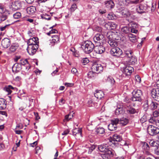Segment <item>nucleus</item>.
Listing matches in <instances>:
<instances>
[{"label":"nucleus","instance_id":"obj_1","mask_svg":"<svg viewBox=\"0 0 159 159\" xmlns=\"http://www.w3.org/2000/svg\"><path fill=\"white\" fill-rule=\"evenodd\" d=\"M98 149L100 152L104 153L102 156L103 159H111L115 154L114 151L109 148L106 144L98 146Z\"/></svg>","mask_w":159,"mask_h":159},{"label":"nucleus","instance_id":"obj_2","mask_svg":"<svg viewBox=\"0 0 159 159\" xmlns=\"http://www.w3.org/2000/svg\"><path fill=\"white\" fill-rule=\"evenodd\" d=\"M81 47L85 53L89 54L92 51L94 46L91 42L88 40L81 45Z\"/></svg>","mask_w":159,"mask_h":159},{"label":"nucleus","instance_id":"obj_3","mask_svg":"<svg viewBox=\"0 0 159 159\" xmlns=\"http://www.w3.org/2000/svg\"><path fill=\"white\" fill-rule=\"evenodd\" d=\"M132 94L133 96L131 98L130 100L134 102H141L142 101L143 93L141 90L135 89L134 90Z\"/></svg>","mask_w":159,"mask_h":159},{"label":"nucleus","instance_id":"obj_4","mask_svg":"<svg viewBox=\"0 0 159 159\" xmlns=\"http://www.w3.org/2000/svg\"><path fill=\"white\" fill-rule=\"evenodd\" d=\"M148 132L151 136H154L159 133V128L153 125H150L147 128Z\"/></svg>","mask_w":159,"mask_h":159},{"label":"nucleus","instance_id":"obj_5","mask_svg":"<svg viewBox=\"0 0 159 159\" xmlns=\"http://www.w3.org/2000/svg\"><path fill=\"white\" fill-rule=\"evenodd\" d=\"M111 54L114 56L118 57H120L123 54V52L121 49L117 47L112 48L111 50Z\"/></svg>","mask_w":159,"mask_h":159},{"label":"nucleus","instance_id":"obj_6","mask_svg":"<svg viewBox=\"0 0 159 159\" xmlns=\"http://www.w3.org/2000/svg\"><path fill=\"white\" fill-rule=\"evenodd\" d=\"M119 122V119L116 118L111 120V123L108 125V129L110 131H114L116 129L117 125Z\"/></svg>","mask_w":159,"mask_h":159},{"label":"nucleus","instance_id":"obj_7","mask_svg":"<svg viewBox=\"0 0 159 159\" xmlns=\"http://www.w3.org/2000/svg\"><path fill=\"white\" fill-rule=\"evenodd\" d=\"M21 7V2L20 1H17L12 2L9 6V8L13 11H16Z\"/></svg>","mask_w":159,"mask_h":159},{"label":"nucleus","instance_id":"obj_8","mask_svg":"<svg viewBox=\"0 0 159 159\" xmlns=\"http://www.w3.org/2000/svg\"><path fill=\"white\" fill-rule=\"evenodd\" d=\"M38 47V44L28 45L27 50L30 55H33L36 52Z\"/></svg>","mask_w":159,"mask_h":159},{"label":"nucleus","instance_id":"obj_9","mask_svg":"<svg viewBox=\"0 0 159 159\" xmlns=\"http://www.w3.org/2000/svg\"><path fill=\"white\" fill-rule=\"evenodd\" d=\"M91 69L98 74L102 71L103 67L101 64L95 63L92 65Z\"/></svg>","mask_w":159,"mask_h":159},{"label":"nucleus","instance_id":"obj_10","mask_svg":"<svg viewBox=\"0 0 159 159\" xmlns=\"http://www.w3.org/2000/svg\"><path fill=\"white\" fill-rule=\"evenodd\" d=\"M113 34L114 33H109L108 34V35L109 34L108 36L109 39L108 43L110 46L112 48L116 47L117 44V42L112 39V36Z\"/></svg>","mask_w":159,"mask_h":159},{"label":"nucleus","instance_id":"obj_11","mask_svg":"<svg viewBox=\"0 0 159 159\" xmlns=\"http://www.w3.org/2000/svg\"><path fill=\"white\" fill-rule=\"evenodd\" d=\"M124 107L126 109L127 113L129 114H134L138 112L137 110L134 108L129 104L125 105Z\"/></svg>","mask_w":159,"mask_h":159},{"label":"nucleus","instance_id":"obj_12","mask_svg":"<svg viewBox=\"0 0 159 159\" xmlns=\"http://www.w3.org/2000/svg\"><path fill=\"white\" fill-rule=\"evenodd\" d=\"M129 65L126 66L123 69V73L126 76L130 75L131 74L133 71L134 70L133 67H131Z\"/></svg>","mask_w":159,"mask_h":159},{"label":"nucleus","instance_id":"obj_13","mask_svg":"<svg viewBox=\"0 0 159 159\" xmlns=\"http://www.w3.org/2000/svg\"><path fill=\"white\" fill-rule=\"evenodd\" d=\"M1 45L3 48H7L11 45L10 40L7 38H4L1 41Z\"/></svg>","mask_w":159,"mask_h":159},{"label":"nucleus","instance_id":"obj_14","mask_svg":"<svg viewBox=\"0 0 159 159\" xmlns=\"http://www.w3.org/2000/svg\"><path fill=\"white\" fill-rule=\"evenodd\" d=\"M82 129L80 128H75L73 130V134L77 139H80L82 137Z\"/></svg>","mask_w":159,"mask_h":159},{"label":"nucleus","instance_id":"obj_15","mask_svg":"<svg viewBox=\"0 0 159 159\" xmlns=\"http://www.w3.org/2000/svg\"><path fill=\"white\" fill-rule=\"evenodd\" d=\"M94 50L97 53L101 54L103 53L105 50V48L103 46H94Z\"/></svg>","mask_w":159,"mask_h":159},{"label":"nucleus","instance_id":"obj_16","mask_svg":"<svg viewBox=\"0 0 159 159\" xmlns=\"http://www.w3.org/2000/svg\"><path fill=\"white\" fill-rule=\"evenodd\" d=\"M39 43V39L37 37H33L30 39L27 42L28 45L38 44Z\"/></svg>","mask_w":159,"mask_h":159},{"label":"nucleus","instance_id":"obj_17","mask_svg":"<svg viewBox=\"0 0 159 159\" xmlns=\"http://www.w3.org/2000/svg\"><path fill=\"white\" fill-rule=\"evenodd\" d=\"M104 38L103 35L98 33L96 34L93 37V40L95 43L98 42L100 43L101 40H102Z\"/></svg>","mask_w":159,"mask_h":159},{"label":"nucleus","instance_id":"obj_18","mask_svg":"<svg viewBox=\"0 0 159 159\" xmlns=\"http://www.w3.org/2000/svg\"><path fill=\"white\" fill-rule=\"evenodd\" d=\"M96 92L94 93V96L97 99H101L103 98L104 94L103 92L101 90H96Z\"/></svg>","mask_w":159,"mask_h":159},{"label":"nucleus","instance_id":"obj_19","mask_svg":"<svg viewBox=\"0 0 159 159\" xmlns=\"http://www.w3.org/2000/svg\"><path fill=\"white\" fill-rule=\"evenodd\" d=\"M105 5L107 8L109 9L112 8L114 6V4L113 1L111 0L106 1L105 2Z\"/></svg>","mask_w":159,"mask_h":159},{"label":"nucleus","instance_id":"obj_20","mask_svg":"<svg viewBox=\"0 0 159 159\" xmlns=\"http://www.w3.org/2000/svg\"><path fill=\"white\" fill-rule=\"evenodd\" d=\"M52 39L51 41V43L52 44V45H54L55 43H57L59 40V38L57 35H52Z\"/></svg>","mask_w":159,"mask_h":159},{"label":"nucleus","instance_id":"obj_21","mask_svg":"<svg viewBox=\"0 0 159 159\" xmlns=\"http://www.w3.org/2000/svg\"><path fill=\"white\" fill-rule=\"evenodd\" d=\"M7 102L5 99L0 98V110H4L6 107Z\"/></svg>","mask_w":159,"mask_h":159},{"label":"nucleus","instance_id":"obj_22","mask_svg":"<svg viewBox=\"0 0 159 159\" xmlns=\"http://www.w3.org/2000/svg\"><path fill=\"white\" fill-rule=\"evenodd\" d=\"M36 11V8L35 6H31L28 7L27 9V13L30 15L33 14Z\"/></svg>","mask_w":159,"mask_h":159},{"label":"nucleus","instance_id":"obj_23","mask_svg":"<svg viewBox=\"0 0 159 159\" xmlns=\"http://www.w3.org/2000/svg\"><path fill=\"white\" fill-rule=\"evenodd\" d=\"M107 26H109L111 29L113 30L116 28L117 25L115 22H109L105 24V27L107 28Z\"/></svg>","mask_w":159,"mask_h":159},{"label":"nucleus","instance_id":"obj_24","mask_svg":"<svg viewBox=\"0 0 159 159\" xmlns=\"http://www.w3.org/2000/svg\"><path fill=\"white\" fill-rule=\"evenodd\" d=\"M128 120L126 118L123 117L119 119V123L120 124L122 125H125L128 123Z\"/></svg>","mask_w":159,"mask_h":159},{"label":"nucleus","instance_id":"obj_25","mask_svg":"<svg viewBox=\"0 0 159 159\" xmlns=\"http://www.w3.org/2000/svg\"><path fill=\"white\" fill-rule=\"evenodd\" d=\"M21 69V66L19 63H15L12 67L13 71L15 70L16 71H19Z\"/></svg>","mask_w":159,"mask_h":159},{"label":"nucleus","instance_id":"obj_26","mask_svg":"<svg viewBox=\"0 0 159 159\" xmlns=\"http://www.w3.org/2000/svg\"><path fill=\"white\" fill-rule=\"evenodd\" d=\"M128 37L129 40L133 43H135L137 42V39L136 36L132 34H128Z\"/></svg>","mask_w":159,"mask_h":159},{"label":"nucleus","instance_id":"obj_27","mask_svg":"<svg viewBox=\"0 0 159 159\" xmlns=\"http://www.w3.org/2000/svg\"><path fill=\"white\" fill-rule=\"evenodd\" d=\"M142 146V148L145 150L147 153H148V151L150 149V147L148 143L146 142H143Z\"/></svg>","mask_w":159,"mask_h":159},{"label":"nucleus","instance_id":"obj_28","mask_svg":"<svg viewBox=\"0 0 159 159\" xmlns=\"http://www.w3.org/2000/svg\"><path fill=\"white\" fill-rule=\"evenodd\" d=\"M149 144L151 146L155 147L156 148L158 147L157 146L159 145V140H154L153 139L151 140L149 142Z\"/></svg>","mask_w":159,"mask_h":159},{"label":"nucleus","instance_id":"obj_29","mask_svg":"<svg viewBox=\"0 0 159 159\" xmlns=\"http://www.w3.org/2000/svg\"><path fill=\"white\" fill-rule=\"evenodd\" d=\"M14 89V88L11 85H9L5 87L3 89L5 91L8 92V94H10L12 92L11 89Z\"/></svg>","mask_w":159,"mask_h":159},{"label":"nucleus","instance_id":"obj_30","mask_svg":"<svg viewBox=\"0 0 159 159\" xmlns=\"http://www.w3.org/2000/svg\"><path fill=\"white\" fill-rule=\"evenodd\" d=\"M113 139L114 141L120 142L122 140L121 137L117 134H115L113 135Z\"/></svg>","mask_w":159,"mask_h":159},{"label":"nucleus","instance_id":"obj_31","mask_svg":"<svg viewBox=\"0 0 159 159\" xmlns=\"http://www.w3.org/2000/svg\"><path fill=\"white\" fill-rule=\"evenodd\" d=\"M96 132L98 134H103L105 133V130L104 128L100 127L96 129Z\"/></svg>","mask_w":159,"mask_h":159},{"label":"nucleus","instance_id":"obj_32","mask_svg":"<svg viewBox=\"0 0 159 159\" xmlns=\"http://www.w3.org/2000/svg\"><path fill=\"white\" fill-rule=\"evenodd\" d=\"M130 58L129 61V65L130 64L134 65L137 62V59L135 56L133 55Z\"/></svg>","mask_w":159,"mask_h":159},{"label":"nucleus","instance_id":"obj_33","mask_svg":"<svg viewBox=\"0 0 159 159\" xmlns=\"http://www.w3.org/2000/svg\"><path fill=\"white\" fill-rule=\"evenodd\" d=\"M131 30V28L127 27L124 26L121 29V31L125 34H130V30Z\"/></svg>","mask_w":159,"mask_h":159},{"label":"nucleus","instance_id":"obj_34","mask_svg":"<svg viewBox=\"0 0 159 159\" xmlns=\"http://www.w3.org/2000/svg\"><path fill=\"white\" fill-rule=\"evenodd\" d=\"M124 112L125 111L123 110L122 108L121 107H118L116 110L115 111V113L116 115H118L120 114H123Z\"/></svg>","mask_w":159,"mask_h":159},{"label":"nucleus","instance_id":"obj_35","mask_svg":"<svg viewBox=\"0 0 159 159\" xmlns=\"http://www.w3.org/2000/svg\"><path fill=\"white\" fill-rule=\"evenodd\" d=\"M97 74L94 71H89L88 74V77L89 78H92L95 77Z\"/></svg>","mask_w":159,"mask_h":159},{"label":"nucleus","instance_id":"obj_36","mask_svg":"<svg viewBox=\"0 0 159 159\" xmlns=\"http://www.w3.org/2000/svg\"><path fill=\"white\" fill-rule=\"evenodd\" d=\"M121 14L122 15L125 16H128L130 15V11L127 9H123L121 12Z\"/></svg>","mask_w":159,"mask_h":159},{"label":"nucleus","instance_id":"obj_37","mask_svg":"<svg viewBox=\"0 0 159 159\" xmlns=\"http://www.w3.org/2000/svg\"><path fill=\"white\" fill-rule=\"evenodd\" d=\"M125 1L128 4H137L141 2L140 0H135L133 1L125 0Z\"/></svg>","mask_w":159,"mask_h":159},{"label":"nucleus","instance_id":"obj_38","mask_svg":"<svg viewBox=\"0 0 159 159\" xmlns=\"http://www.w3.org/2000/svg\"><path fill=\"white\" fill-rule=\"evenodd\" d=\"M159 90V89H153L151 91V95L152 97L154 98L155 96H157V90Z\"/></svg>","mask_w":159,"mask_h":159},{"label":"nucleus","instance_id":"obj_39","mask_svg":"<svg viewBox=\"0 0 159 159\" xmlns=\"http://www.w3.org/2000/svg\"><path fill=\"white\" fill-rule=\"evenodd\" d=\"M19 63L21 66L22 65L24 66L26 64L28 66L29 65L27 59H21L20 60Z\"/></svg>","mask_w":159,"mask_h":159},{"label":"nucleus","instance_id":"obj_40","mask_svg":"<svg viewBox=\"0 0 159 159\" xmlns=\"http://www.w3.org/2000/svg\"><path fill=\"white\" fill-rule=\"evenodd\" d=\"M107 18L109 20H113L116 19V17L114 14L112 13H111L108 15Z\"/></svg>","mask_w":159,"mask_h":159},{"label":"nucleus","instance_id":"obj_41","mask_svg":"<svg viewBox=\"0 0 159 159\" xmlns=\"http://www.w3.org/2000/svg\"><path fill=\"white\" fill-rule=\"evenodd\" d=\"M124 52L126 56L129 58H130L133 56V52L131 50H125Z\"/></svg>","mask_w":159,"mask_h":159},{"label":"nucleus","instance_id":"obj_42","mask_svg":"<svg viewBox=\"0 0 159 159\" xmlns=\"http://www.w3.org/2000/svg\"><path fill=\"white\" fill-rule=\"evenodd\" d=\"M41 16L42 19L47 20H50L51 18L50 16L48 15L47 13L41 14Z\"/></svg>","mask_w":159,"mask_h":159},{"label":"nucleus","instance_id":"obj_43","mask_svg":"<svg viewBox=\"0 0 159 159\" xmlns=\"http://www.w3.org/2000/svg\"><path fill=\"white\" fill-rule=\"evenodd\" d=\"M158 104L156 102H152L150 104V106L152 109H157Z\"/></svg>","mask_w":159,"mask_h":159},{"label":"nucleus","instance_id":"obj_44","mask_svg":"<svg viewBox=\"0 0 159 159\" xmlns=\"http://www.w3.org/2000/svg\"><path fill=\"white\" fill-rule=\"evenodd\" d=\"M74 114V113H70L66 115L65 116V120H67V121H69L73 117V114Z\"/></svg>","mask_w":159,"mask_h":159},{"label":"nucleus","instance_id":"obj_45","mask_svg":"<svg viewBox=\"0 0 159 159\" xmlns=\"http://www.w3.org/2000/svg\"><path fill=\"white\" fill-rule=\"evenodd\" d=\"M157 119L156 117H151L149 120L150 123H152L153 124H156V122L157 121Z\"/></svg>","mask_w":159,"mask_h":159},{"label":"nucleus","instance_id":"obj_46","mask_svg":"<svg viewBox=\"0 0 159 159\" xmlns=\"http://www.w3.org/2000/svg\"><path fill=\"white\" fill-rule=\"evenodd\" d=\"M89 148L88 152L89 153H91L92 151H93L96 148L95 145L93 144H90L89 146L88 147Z\"/></svg>","mask_w":159,"mask_h":159},{"label":"nucleus","instance_id":"obj_47","mask_svg":"<svg viewBox=\"0 0 159 159\" xmlns=\"http://www.w3.org/2000/svg\"><path fill=\"white\" fill-rule=\"evenodd\" d=\"M21 16V14L20 12H16L13 15V16L15 19H18L20 18Z\"/></svg>","mask_w":159,"mask_h":159},{"label":"nucleus","instance_id":"obj_48","mask_svg":"<svg viewBox=\"0 0 159 159\" xmlns=\"http://www.w3.org/2000/svg\"><path fill=\"white\" fill-rule=\"evenodd\" d=\"M7 15L6 13H4L2 14L0 16V20L2 21H4L7 19Z\"/></svg>","mask_w":159,"mask_h":159},{"label":"nucleus","instance_id":"obj_49","mask_svg":"<svg viewBox=\"0 0 159 159\" xmlns=\"http://www.w3.org/2000/svg\"><path fill=\"white\" fill-rule=\"evenodd\" d=\"M99 23L101 25H104L105 26V24H106L107 23H106L105 21V20L104 19L102 18H98Z\"/></svg>","mask_w":159,"mask_h":159},{"label":"nucleus","instance_id":"obj_50","mask_svg":"<svg viewBox=\"0 0 159 159\" xmlns=\"http://www.w3.org/2000/svg\"><path fill=\"white\" fill-rule=\"evenodd\" d=\"M17 46L14 45H11L10 48V51L13 52H14L17 49Z\"/></svg>","mask_w":159,"mask_h":159},{"label":"nucleus","instance_id":"obj_51","mask_svg":"<svg viewBox=\"0 0 159 159\" xmlns=\"http://www.w3.org/2000/svg\"><path fill=\"white\" fill-rule=\"evenodd\" d=\"M89 62V60L87 58H83L82 60V62L85 65L87 64Z\"/></svg>","mask_w":159,"mask_h":159},{"label":"nucleus","instance_id":"obj_52","mask_svg":"<svg viewBox=\"0 0 159 159\" xmlns=\"http://www.w3.org/2000/svg\"><path fill=\"white\" fill-rule=\"evenodd\" d=\"M10 25H7L4 26H1L0 27V30L1 31H5L7 29H8V26Z\"/></svg>","mask_w":159,"mask_h":159},{"label":"nucleus","instance_id":"obj_53","mask_svg":"<svg viewBox=\"0 0 159 159\" xmlns=\"http://www.w3.org/2000/svg\"><path fill=\"white\" fill-rule=\"evenodd\" d=\"M153 116L155 117L159 116V111L157 110L153 112Z\"/></svg>","mask_w":159,"mask_h":159},{"label":"nucleus","instance_id":"obj_54","mask_svg":"<svg viewBox=\"0 0 159 159\" xmlns=\"http://www.w3.org/2000/svg\"><path fill=\"white\" fill-rule=\"evenodd\" d=\"M108 80L112 84H114L115 83V81L112 77H109L108 78Z\"/></svg>","mask_w":159,"mask_h":159},{"label":"nucleus","instance_id":"obj_55","mask_svg":"<svg viewBox=\"0 0 159 159\" xmlns=\"http://www.w3.org/2000/svg\"><path fill=\"white\" fill-rule=\"evenodd\" d=\"M92 137V136H89V139H88V142H90L92 143H93L94 142V139L93 137L91 138Z\"/></svg>","mask_w":159,"mask_h":159},{"label":"nucleus","instance_id":"obj_56","mask_svg":"<svg viewBox=\"0 0 159 159\" xmlns=\"http://www.w3.org/2000/svg\"><path fill=\"white\" fill-rule=\"evenodd\" d=\"M157 96H155V98H154L157 101L159 102V90H157Z\"/></svg>","mask_w":159,"mask_h":159},{"label":"nucleus","instance_id":"obj_57","mask_svg":"<svg viewBox=\"0 0 159 159\" xmlns=\"http://www.w3.org/2000/svg\"><path fill=\"white\" fill-rule=\"evenodd\" d=\"M155 153L157 155H159V147H157L154 150Z\"/></svg>","mask_w":159,"mask_h":159},{"label":"nucleus","instance_id":"obj_58","mask_svg":"<svg viewBox=\"0 0 159 159\" xmlns=\"http://www.w3.org/2000/svg\"><path fill=\"white\" fill-rule=\"evenodd\" d=\"M131 30H130V33H137L138 32V30L134 29L133 28L130 27Z\"/></svg>","mask_w":159,"mask_h":159},{"label":"nucleus","instance_id":"obj_59","mask_svg":"<svg viewBox=\"0 0 159 159\" xmlns=\"http://www.w3.org/2000/svg\"><path fill=\"white\" fill-rule=\"evenodd\" d=\"M77 8V6L75 4H73L71 6V9L72 11H74Z\"/></svg>","mask_w":159,"mask_h":159},{"label":"nucleus","instance_id":"obj_60","mask_svg":"<svg viewBox=\"0 0 159 159\" xmlns=\"http://www.w3.org/2000/svg\"><path fill=\"white\" fill-rule=\"evenodd\" d=\"M65 85L67 87H70L73 86L74 85V84L72 83H66L65 84Z\"/></svg>","mask_w":159,"mask_h":159},{"label":"nucleus","instance_id":"obj_61","mask_svg":"<svg viewBox=\"0 0 159 159\" xmlns=\"http://www.w3.org/2000/svg\"><path fill=\"white\" fill-rule=\"evenodd\" d=\"M135 78L136 81L139 82L140 83L141 81V78L138 75H136L135 77Z\"/></svg>","mask_w":159,"mask_h":159},{"label":"nucleus","instance_id":"obj_62","mask_svg":"<svg viewBox=\"0 0 159 159\" xmlns=\"http://www.w3.org/2000/svg\"><path fill=\"white\" fill-rule=\"evenodd\" d=\"M148 105L147 103L143 105V107L145 111H147L148 109Z\"/></svg>","mask_w":159,"mask_h":159},{"label":"nucleus","instance_id":"obj_63","mask_svg":"<svg viewBox=\"0 0 159 159\" xmlns=\"http://www.w3.org/2000/svg\"><path fill=\"white\" fill-rule=\"evenodd\" d=\"M65 101L63 98H61L59 101V104L60 105H61L65 103Z\"/></svg>","mask_w":159,"mask_h":159},{"label":"nucleus","instance_id":"obj_64","mask_svg":"<svg viewBox=\"0 0 159 159\" xmlns=\"http://www.w3.org/2000/svg\"><path fill=\"white\" fill-rule=\"evenodd\" d=\"M77 70L75 68H73L71 70V72L73 74H75L77 72Z\"/></svg>","mask_w":159,"mask_h":159}]
</instances>
